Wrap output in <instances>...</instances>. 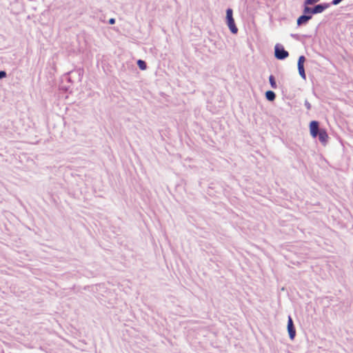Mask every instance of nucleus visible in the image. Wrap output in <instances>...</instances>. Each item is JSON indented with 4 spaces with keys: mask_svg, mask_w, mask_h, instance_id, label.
Segmentation results:
<instances>
[{
    "mask_svg": "<svg viewBox=\"0 0 353 353\" xmlns=\"http://www.w3.org/2000/svg\"><path fill=\"white\" fill-rule=\"evenodd\" d=\"M115 23V19L114 18H111L109 19L110 24H114Z\"/></svg>",
    "mask_w": 353,
    "mask_h": 353,
    "instance_id": "obj_19",
    "label": "nucleus"
},
{
    "mask_svg": "<svg viewBox=\"0 0 353 353\" xmlns=\"http://www.w3.org/2000/svg\"><path fill=\"white\" fill-rule=\"evenodd\" d=\"M269 81H270V85L272 88H274V89L276 88L277 85H276L274 77L272 75H270L269 77Z\"/></svg>",
    "mask_w": 353,
    "mask_h": 353,
    "instance_id": "obj_12",
    "label": "nucleus"
},
{
    "mask_svg": "<svg viewBox=\"0 0 353 353\" xmlns=\"http://www.w3.org/2000/svg\"><path fill=\"white\" fill-rule=\"evenodd\" d=\"M275 93L272 90H268L265 92V97L268 101H272L275 99Z\"/></svg>",
    "mask_w": 353,
    "mask_h": 353,
    "instance_id": "obj_8",
    "label": "nucleus"
},
{
    "mask_svg": "<svg viewBox=\"0 0 353 353\" xmlns=\"http://www.w3.org/2000/svg\"><path fill=\"white\" fill-rule=\"evenodd\" d=\"M288 330L291 339H294L296 335V330L294 329L292 319L290 316L288 317Z\"/></svg>",
    "mask_w": 353,
    "mask_h": 353,
    "instance_id": "obj_3",
    "label": "nucleus"
},
{
    "mask_svg": "<svg viewBox=\"0 0 353 353\" xmlns=\"http://www.w3.org/2000/svg\"><path fill=\"white\" fill-rule=\"evenodd\" d=\"M343 0H332V3L334 6L338 5L339 3H341Z\"/></svg>",
    "mask_w": 353,
    "mask_h": 353,
    "instance_id": "obj_18",
    "label": "nucleus"
},
{
    "mask_svg": "<svg viewBox=\"0 0 353 353\" xmlns=\"http://www.w3.org/2000/svg\"><path fill=\"white\" fill-rule=\"evenodd\" d=\"M320 0H305V5H312L314 3L319 2Z\"/></svg>",
    "mask_w": 353,
    "mask_h": 353,
    "instance_id": "obj_15",
    "label": "nucleus"
},
{
    "mask_svg": "<svg viewBox=\"0 0 353 353\" xmlns=\"http://www.w3.org/2000/svg\"><path fill=\"white\" fill-rule=\"evenodd\" d=\"M305 106L307 110L311 108V104L307 100L305 101Z\"/></svg>",
    "mask_w": 353,
    "mask_h": 353,
    "instance_id": "obj_17",
    "label": "nucleus"
},
{
    "mask_svg": "<svg viewBox=\"0 0 353 353\" xmlns=\"http://www.w3.org/2000/svg\"><path fill=\"white\" fill-rule=\"evenodd\" d=\"M226 19L227 21H231L234 19L232 17V10L230 8H228L226 10Z\"/></svg>",
    "mask_w": 353,
    "mask_h": 353,
    "instance_id": "obj_11",
    "label": "nucleus"
},
{
    "mask_svg": "<svg viewBox=\"0 0 353 353\" xmlns=\"http://www.w3.org/2000/svg\"><path fill=\"white\" fill-rule=\"evenodd\" d=\"M318 136H319V139L320 142L322 144L325 145L328 140V135H327V133L325 131V130L321 129L319 130Z\"/></svg>",
    "mask_w": 353,
    "mask_h": 353,
    "instance_id": "obj_5",
    "label": "nucleus"
},
{
    "mask_svg": "<svg viewBox=\"0 0 353 353\" xmlns=\"http://www.w3.org/2000/svg\"><path fill=\"white\" fill-rule=\"evenodd\" d=\"M227 24L232 33L236 34L237 32L238 29L235 25L234 19L231 21H227Z\"/></svg>",
    "mask_w": 353,
    "mask_h": 353,
    "instance_id": "obj_7",
    "label": "nucleus"
},
{
    "mask_svg": "<svg viewBox=\"0 0 353 353\" xmlns=\"http://www.w3.org/2000/svg\"><path fill=\"white\" fill-rule=\"evenodd\" d=\"M304 61H305V57L303 56L299 57L297 65L298 66L303 65Z\"/></svg>",
    "mask_w": 353,
    "mask_h": 353,
    "instance_id": "obj_14",
    "label": "nucleus"
},
{
    "mask_svg": "<svg viewBox=\"0 0 353 353\" xmlns=\"http://www.w3.org/2000/svg\"><path fill=\"white\" fill-rule=\"evenodd\" d=\"M137 65L139 68L142 70H145L147 68L145 62L141 59L138 60Z\"/></svg>",
    "mask_w": 353,
    "mask_h": 353,
    "instance_id": "obj_10",
    "label": "nucleus"
},
{
    "mask_svg": "<svg viewBox=\"0 0 353 353\" xmlns=\"http://www.w3.org/2000/svg\"><path fill=\"white\" fill-rule=\"evenodd\" d=\"M6 77V72L5 71H0V79Z\"/></svg>",
    "mask_w": 353,
    "mask_h": 353,
    "instance_id": "obj_16",
    "label": "nucleus"
},
{
    "mask_svg": "<svg viewBox=\"0 0 353 353\" xmlns=\"http://www.w3.org/2000/svg\"><path fill=\"white\" fill-rule=\"evenodd\" d=\"M312 18V15L303 14L300 16L297 19V25L300 26L303 23H306Z\"/></svg>",
    "mask_w": 353,
    "mask_h": 353,
    "instance_id": "obj_6",
    "label": "nucleus"
},
{
    "mask_svg": "<svg viewBox=\"0 0 353 353\" xmlns=\"http://www.w3.org/2000/svg\"><path fill=\"white\" fill-rule=\"evenodd\" d=\"M274 55L277 59L283 60L287 58L289 54L283 47L276 45L274 49Z\"/></svg>",
    "mask_w": 353,
    "mask_h": 353,
    "instance_id": "obj_1",
    "label": "nucleus"
},
{
    "mask_svg": "<svg viewBox=\"0 0 353 353\" xmlns=\"http://www.w3.org/2000/svg\"><path fill=\"white\" fill-rule=\"evenodd\" d=\"M310 132L313 138L317 137L319 131V123L316 121H312L310 123Z\"/></svg>",
    "mask_w": 353,
    "mask_h": 353,
    "instance_id": "obj_2",
    "label": "nucleus"
},
{
    "mask_svg": "<svg viewBox=\"0 0 353 353\" xmlns=\"http://www.w3.org/2000/svg\"><path fill=\"white\" fill-rule=\"evenodd\" d=\"M312 10V8L305 6L303 9L304 14H310V15L313 14Z\"/></svg>",
    "mask_w": 353,
    "mask_h": 353,
    "instance_id": "obj_13",
    "label": "nucleus"
},
{
    "mask_svg": "<svg viewBox=\"0 0 353 353\" xmlns=\"http://www.w3.org/2000/svg\"><path fill=\"white\" fill-rule=\"evenodd\" d=\"M299 74L303 79H305V73L304 70V65L298 66Z\"/></svg>",
    "mask_w": 353,
    "mask_h": 353,
    "instance_id": "obj_9",
    "label": "nucleus"
},
{
    "mask_svg": "<svg viewBox=\"0 0 353 353\" xmlns=\"http://www.w3.org/2000/svg\"><path fill=\"white\" fill-rule=\"evenodd\" d=\"M328 7H329L328 3L318 4L312 8V14H315L322 13Z\"/></svg>",
    "mask_w": 353,
    "mask_h": 353,
    "instance_id": "obj_4",
    "label": "nucleus"
}]
</instances>
